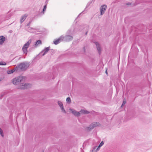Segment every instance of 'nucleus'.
<instances>
[{"label": "nucleus", "instance_id": "nucleus-36", "mask_svg": "<svg viewBox=\"0 0 152 152\" xmlns=\"http://www.w3.org/2000/svg\"><path fill=\"white\" fill-rule=\"evenodd\" d=\"M20 58H20H20H19V59H20Z\"/></svg>", "mask_w": 152, "mask_h": 152}, {"label": "nucleus", "instance_id": "nucleus-39", "mask_svg": "<svg viewBox=\"0 0 152 152\" xmlns=\"http://www.w3.org/2000/svg\"><path fill=\"white\" fill-rule=\"evenodd\" d=\"M49 0H48V1H49Z\"/></svg>", "mask_w": 152, "mask_h": 152}, {"label": "nucleus", "instance_id": "nucleus-26", "mask_svg": "<svg viewBox=\"0 0 152 152\" xmlns=\"http://www.w3.org/2000/svg\"><path fill=\"white\" fill-rule=\"evenodd\" d=\"M104 144V142L103 141H102L99 144V145L101 147Z\"/></svg>", "mask_w": 152, "mask_h": 152}, {"label": "nucleus", "instance_id": "nucleus-6", "mask_svg": "<svg viewBox=\"0 0 152 152\" xmlns=\"http://www.w3.org/2000/svg\"><path fill=\"white\" fill-rule=\"evenodd\" d=\"M107 7V6L105 4L102 5L100 7V15H102L104 13V11H105Z\"/></svg>", "mask_w": 152, "mask_h": 152}, {"label": "nucleus", "instance_id": "nucleus-38", "mask_svg": "<svg viewBox=\"0 0 152 152\" xmlns=\"http://www.w3.org/2000/svg\"><path fill=\"white\" fill-rule=\"evenodd\" d=\"M1 62H0V65H1Z\"/></svg>", "mask_w": 152, "mask_h": 152}, {"label": "nucleus", "instance_id": "nucleus-19", "mask_svg": "<svg viewBox=\"0 0 152 152\" xmlns=\"http://www.w3.org/2000/svg\"><path fill=\"white\" fill-rule=\"evenodd\" d=\"M0 134L2 137H4V134L3 131L0 128Z\"/></svg>", "mask_w": 152, "mask_h": 152}, {"label": "nucleus", "instance_id": "nucleus-16", "mask_svg": "<svg viewBox=\"0 0 152 152\" xmlns=\"http://www.w3.org/2000/svg\"><path fill=\"white\" fill-rule=\"evenodd\" d=\"M42 44V42L41 40H37L36 42L35 45H37L39 44Z\"/></svg>", "mask_w": 152, "mask_h": 152}, {"label": "nucleus", "instance_id": "nucleus-14", "mask_svg": "<svg viewBox=\"0 0 152 152\" xmlns=\"http://www.w3.org/2000/svg\"><path fill=\"white\" fill-rule=\"evenodd\" d=\"M80 113L87 114L90 113V112L85 110H82L80 111Z\"/></svg>", "mask_w": 152, "mask_h": 152}, {"label": "nucleus", "instance_id": "nucleus-34", "mask_svg": "<svg viewBox=\"0 0 152 152\" xmlns=\"http://www.w3.org/2000/svg\"><path fill=\"white\" fill-rule=\"evenodd\" d=\"M105 73H106V74L107 75V70L106 71Z\"/></svg>", "mask_w": 152, "mask_h": 152}, {"label": "nucleus", "instance_id": "nucleus-15", "mask_svg": "<svg viewBox=\"0 0 152 152\" xmlns=\"http://www.w3.org/2000/svg\"><path fill=\"white\" fill-rule=\"evenodd\" d=\"M58 105H59V106H60V107H61L63 106V103L60 101H58Z\"/></svg>", "mask_w": 152, "mask_h": 152}, {"label": "nucleus", "instance_id": "nucleus-5", "mask_svg": "<svg viewBox=\"0 0 152 152\" xmlns=\"http://www.w3.org/2000/svg\"><path fill=\"white\" fill-rule=\"evenodd\" d=\"M26 65L25 63H20L18 66H16V67L17 70H18V68L22 70H23L26 69Z\"/></svg>", "mask_w": 152, "mask_h": 152}, {"label": "nucleus", "instance_id": "nucleus-24", "mask_svg": "<svg viewBox=\"0 0 152 152\" xmlns=\"http://www.w3.org/2000/svg\"><path fill=\"white\" fill-rule=\"evenodd\" d=\"M1 65H5L6 64V63L4 62L1 61Z\"/></svg>", "mask_w": 152, "mask_h": 152}, {"label": "nucleus", "instance_id": "nucleus-40", "mask_svg": "<svg viewBox=\"0 0 152 152\" xmlns=\"http://www.w3.org/2000/svg\"><path fill=\"white\" fill-rule=\"evenodd\" d=\"M49 0H48V1H49Z\"/></svg>", "mask_w": 152, "mask_h": 152}, {"label": "nucleus", "instance_id": "nucleus-1", "mask_svg": "<svg viewBox=\"0 0 152 152\" xmlns=\"http://www.w3.org/2000/svg\"><path fill=\"white\" fill-rule=\"evenodd\" d=\"M23 79L22 76H20L13 79L12 81L13 83L15 85L20 86L19 88L21 89H26L29 86L28 83H23Z\"/></svg>", "mask_w": 152, "mask_h": 152}, {"label": "nucleus", "instance_id": "nucleus-20", "mask_svg": "<svg viewBox=\"0 0 152 152\" xmlns=\"http://www.w3.org/2000/svg\"><path fill=\"white\" fill-rule=\"evenodd\" d=\"M32 29H34L33 28L28 27L27 29V31L28 32H30Z\"/></svg>", "mask_w": 152, "mask_h": 152}, {"label": "nucleus", "instance_id": "nucleus-12", "mask_svg": "<svg viewBox=\"0 0 152 152\" xmlns=\"http://www.w3.org/2000/svg\"><path fill=\"white\" fill-rule=\"evenodd\" d=\"M27 16V15L26 14H25L22 16L20 20V23H22L24 21Z\"/></svg>", "mask_w": 152, "mask_h": 152}, {"label": "nucleus", "instance_id": "nucleus-22", "mask_svg": "<svg viewBox=\"0 0 152 152\" xmlns=\"http://www.w3.org/2000/svg\"><path fill=\"white\" fill-rule=\"evenodd\" d=\"M96 147H95L92 150V152H97V151L96 150Z\"/></svg>", "mask_w": 152, "mask_h": 152}, {"label": "nucleus", "instance_id": "nucleus-28", "mask_svg": "<svg viewBox=\"0 0 152 152\" xmlns=\"http://www.w3.org/2000/svg\"><path fill=\"white\" fill-rule=\"evenodd\" d=\"M31 21H29V22L27 24L26 26H29V25H30V24H31Z\"/></svg>", "mask_w": 152, "mask_h": 152}, {"label": "nucleus", "instance_id": "nucleus-37", "mask_svg": "<svg viewBox=\"0 0 152 152\" xmlns=\"http://www.w3.org/2000/svg\"><path fill=\"white\" fill-rule=\"evenodd\" d=\"M51 50L52 51V50H53V49H52V50Z\"/></svg>", "mask_w": 152, "mask_h": 152}, {"label": "nucleus", "instance_id": "nucleus-21", "mask_svg": "<svg viewBox=\"0 0 152 152\" xmlns=\"http://www.w3.org/2000/svg\"><path fill=\"white\" fill-rule=\"evenodd\" d=\"M46 8H47V5H46V4H45L44 7V8H43V11H42V12L44 14V12L46 10Z\"/></svg>", "mask_w": 152, "mask_h": 152}, {"label": "nucleus", "instance_id": "nucleus-10", "mask_svg": "<svg viewBox=\"0 0 152 152\" xmlns=\"http://www.w3.org/2000/svg\"><path fill=\"white\" fill-rule=\"evenodd\" d=\"M94 43L96 46V48L99 53V55L101 54V49L100 48V46L99 43L97 42H95Z\"/></svg>", "mask_w": 152, "mask_h": 152}, {"label": "nucleus", "instance_id": "nucleus-11", "mask_svg": "<svg viewBox=\"0 0 152 152\" xmlns=\"http://www.w3.org/2000/svg\"><path fill=\"white\" fill-rule=\"evenodd\" d=\"M5 38L3 36H0V45H2L4 42Z\"/></svg>", "mask_w": 152, "mask_h": 152}, {"label": "nucleus", "instance_id": "nucleus-17", "mask_svg": "<svg viewBox=\"0 0 152 152\" xmlns=\"http://www.w3.org/2000/svg\"><path fill=\"white\" fill-rule=\"evenodd\" d=\"M66 101L68 103H70L71 102V99L69 97H68L66 98Z\"/></svg>", "mask_w": 152, "mask_h": 152}, {"label": "nucleus", "instance_id": "nucleus-13", "mask_svg": "<svg viewBox=\"0 0 152 152\" xmlns=\"http://www.w3.org/2000/svg\"><path fill=\"white\" fill-rule=\"evenodd\" d=\"M15 71H17V69L16 68V67L13 69L12 70L8 71H7V73L8 74H10L12 73Z\"/></svg>", "mask_w": 152, "mask_h": 152}, {"label": "nucleus", "instance_id": "nucleus-4", "mask_svg": "<svg viewBox=\"0 0 152 152\" xmlns=\"http://www.w3.org/2000/svg\"><path fill=\"white\" fill-rule=\"evenodd\" d=\"M62 36V38L63 41L66 42H69L72 40L73 39V37L72 36L68 35L65 36Z\"/></svg>", "mask_w": 152, "mask_h": 152}, {"label": "nucleus", "instance_id": "nucleus-25", "mask_svg": "<svg viewBox=\"0 0 152 152\" xmlns=\"http://www.w3.org/2000/svg\"><path fill=\"white\" fill-rule=\"evenodd\" d=\"M95 0H94V1H93V0H92L91 2H89L88 4H87V6L88 7V6L91 3L93 2L94 3V1Z\"/></svg>", "mask_w": 152, "mask_h": 152}, {"label": "nucleus", "instance_id": "nucleus-7", "mask_svg": "<svg viewBox=\"0 0 152 152\" xmlns=\"http://www.w3.org/2000/svg\"><path fill=\"white\" fill-rule=\"evenodd\" d=\"M50 47H48L45 48L41 52L40 54L43 53L42 56H44L45 54L47 53L48 51L50 50Z\"/></svg>", "mask_w": 152, "mask_h": 152}, {"label": "nucleus", "instance_id": "nucleus-9", "mask_svg": "<svg viewBox=\"0 0 152 152\" xmlns=\"http://www.w3.org/2000/svg\"><path fill=\"white\" fill-rule=\"evenodd\" d=\"M63 41L62 36H61L58 39L55 40L53 42V43L54 44L56 45L58 44L61 41Z\"/></svg>", "mask_w": 152, "mask_h": 152}, {"label": "nucleus", "instance_id": "nucleus-32", "mask_svg": "<svg viewBox=\"0 0 152 152\" xmlns=\"http://www.w3.org/2000/svg\"><path fill=\"white\" fill-rule=\"evenodd\" d=\"M83 49L84 50V52H85V51H86V49H85V47H83Z\"/></svg>", "mask_w": 152, "mask_h": 152}, {"label": "nucleus", "instance_id": "nucleus-18", "mask_svg": "<svg viewBox=\"0 0 152 152\" xmlns=\"http://www.w3.org/2000/svg\"><path fill=\"white\" fill-rule=\"evenodd\" d=\"M60 108L61 109V111L62 112L64 113H66V111H65V110H64V106H62L61 107H60Z\"/></svg>", "mask_w": 152, "mask_h": 152}, {"label": "nucleus", "instance_id": "nucleus-31", "mask_svg": "<svg viewBox=\"0 0 152 152\" xmlns=\"http://www.w3.org/2000/svg\"><path fill=\"white\" fill-rule=\"evenodd\" d=\"M48 0H47L45 2V3L46 4H46V5H47V4H48Z\"/></svg>", "mask_w": 152, "mask_h": 152}, {"label": "nucleus", "instance_id": "nucleus-27", "mask_svg": "<svg viewBox=\"0 0 152 152\" xmlns=\"http://www.w3.org/2000/svg\"><path fill=\"white\" fill-rule=\"evenodd\" d=\"M4 95V94H2L0 96V99H1L2 98V97Z\"/></svg>", "mask_w": 152, "mask_h": 152}, {"label": "nucleus", "instance_id": "nucleus-35", "mask_svg": "<svg viewBox=\"0 0 152 152\" xmlns=\"http://www.w3.org/2000/svg\"><path fill=\"white\" fill-rule=\"evenodd\" d=\"M2 80V78H0V81H1Z\"/></svg>", "mask_w": 152, "mask_h": 152}, {"label": "nucleus", "instance_id": "nucleus-29", "mask_svg": "<svg viewBox=\"0 0 152 152\" xmlns=\"http://www.w3.org/2000/svg\"><path fill=\"white\" fill-rule=\"evenodd\" d=\"M101 147V146H100L99 145L98 147L97 148H96V150L97 151H98L99 150V149Z\"/></svg>", "mask_w": 152, "mask_h": 152}, {"label": "nucleus", "instance_id": "nucleus-33", "mask_svg": "<svg viewBox=\"0 0 152 152\" xmlns=\"http://www.w3.org/2000/svg\"><path fill=\"white\" fill-rule=\"evenodd\" d=\"M88 33V31H87L85 33V35H86Z\"/></svg>", "mask_w": 152, "mask_h": 152}, {"label": "nucleus", "instance_id": "nucleus-8", "mask_svg": "<svg viewBox=\"0 0 152 152\" xmlns=\"http://www.w3.org/2000/svg\"><path fill=\"white\" fill-rule=\"evenodd\" d=\"M69 110L71 111V113L75 116H80V112H77L75 110L73 109H72L71 108H70Z\"/></svg>", "mask_w": 152, "mask_h": 152}, {"label": "nucleus", "instance_id": "nucleus-23", "mask_svg": "<svg viewBox=\"0 0 152 152\" xmlns=\"http://www.w3.org/2000/svg\"><path fill=\"white\" fill-rule=\"evenodd\" d=\"M126 100H125V99H124L123 100L122 104L121 107H122V106L126 104Z\"/></svg>", "mask_w": 152, "mask_h": 152}, {"label": "nucleus", "instance_id": "nucleus-30", "mask_svg": "<svg viewBox=\"0 0 152 152\" xmlns=\"http://www.w3.org/2000/svg\"><path fill=\"white\" fill-rule=\"evenodd\" d=\"M131 4H132V3H126V4L127 5H131Z\"/></svg>", "mask_w": 152, "mask_h": 152}, {"label": "nucleus", "instance_id": "nucleus-2", "mask_svg": "<svg viewBox=\"0 0 152 152\" xmlns=\"http://www.w3.org/2000/svg\"><path fill=\"white\" fill-rule=\"evenodd\" d=\"M31 42V41L30 40H29L23 47L22 50L24 53H25L26 54H27V48L28 47Z\"/></svg>", "mask_w": 152, "mask_h": 152}, {"label": "nucleus", "instance_id": "nucleus-3", "mask_svg": "<svg viewBox=\"0 0 152 152\" xmlns=\"http://www.w3.org/2000/svg\"><path fill=\"white\" fill-rule=\"evenodd\" d=\"M101 126L99 122H94L91 124L88 127L87 129L89 131H91L96 126Z\"/></svg>", "mask_w": 152, "mask_h": 152}]
</instances>
